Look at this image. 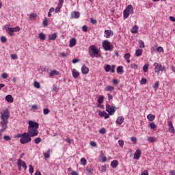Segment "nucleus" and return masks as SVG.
Segmentation results:
<instances>
[{
    "label": "nucleus",
    "instance_id": "16",
    "mask_svg": "<svg viewBox=\"0 0 175 175\" xmlns=\"http://www.w3.org/2000/svg\"><path fill=\"white\" fill-rule=\"evenodd\" d=\"M71 18H80V12L76 11L72 12Z\"/></svg>",
    "mask_w": 175,
    "mask_h": 175
},
{
    "label": "nucleus",
    "instance_id": "51",
    "mask_svg": "<svg viewBox=\"0 0 175 175\" xmlns=\"http://www.w3.org/2000/svg\"><path fill=\"white\" fill-rule=\"evenodd\" d=\"M118 144L122 148V147H124V140L120 139L118 141Z\"/></svg>",
    "mask_w": 175,
    "mask_h": 175
},
{
    "label": "nucleus",
    "instance_id": "4",
    "mask_svg": "<svg viewBox=\"0 0 175 175\" xmlns=\"http://www.w3.org/2000/svg\"><path fill=\"white\" fill-rule=\"evenodd\" d=\"M31 137H32L27 133H23V137L20 139V144H27V143H30L31 140H32Z\"/></svg>",
    "mask_w": 175,
    "mask_h": 175
},
{
    "label": "nucleus",
    "instance_id": "49",
    "mask_svg": "<svg viewBox=\"0 0 175 175\" xmlns=\"http://www.w3.org/2000/svg\"><path fill=\"white\" fill-rule=\"evenodd\" d=\"M36 17H38V15L35 13H31L29 15V18H36Z\"/></svg>",
    "mask_w": 175,
    "mask_h": 175
},
{
    "label": "nucleus",
    "instance_id": "39",
    "mask_svg": "<svg viewBox=\"0 0 175 175\" xmlns=\"http://www.w3.org/2000/svg\"><path fill=\"white\" fill-rule=\"evenodd\" d=\"M139 43L140 49H144V47H146V45H144V42L143 40H139Z\"/></svg>",
    "mask_w": 175,
    "mask_h": 175
},
{
    "label": "nucleus",
    "instance_id": "14",
    "mask_svg": "<svg viewBox=\"0 0 175 175\" xmlns=\"http://www.w3.org/2000/svg\"><path fill=\"white\" fill-rule=\"evenodd\" d=\"M125 118H124V116H118L116 119V123L118 125H122V124H124Z\"/></svg>",
    "mask_w": 175,
    "mask_h": 175
},
{
    "label": "nucleus",
    "instance_id": "64",
    "mask_svg": "<svg viewBox=\"0 0 175 175\" xmlns=\"http://www.w3.org/2000/svg\"><path fill=\"white\" fill-rule=\"evenodd\" d=\"M170 175H175V171L174 170H172L170 172Z\"/></svg>",
    "mask_w": 175,
    "mask_h": 175
},
{
    "label": "nucleus",
    "instance_id": "1",
    "mask_svg": "<svg viewBox=\"0 0 175 175\" xmlns=\"http://www.w3.org/2000/svg\"><path fill=\"white\" fill-rule=\"evenodd\" d=\"M29 126L27 128V133L30 135L31 137H35V136H38L39 135V123L33 121L29 120L28 122Z\"/></svg>",
    "mask_w": 175,
    "mask_h": 175
},
{
    "label": "nucleus",
    "instance_id": "13",
    "mask_svg": "<svg viewBox=\"0 0 175 175\" xmlns=\"http://www.w3.org/2000/svg\"><path fill=\"white\" fill-rule=\"evenodd\" d=\"M98 116H99L100 117H104V118H105V120H107V118H109V117H110V116L109 115V113H106V111H99V112H98Z\"/></svg>",
    "mask_w": 175,
    "mask_h": 175
},
{
    "label": "nucleus",
    "instance_id": "23",
    "mask_svg": "<svg viewBox=\"0 0 175 175\" xmlns=\"http://www.w3.org/2000/svg\"><path fill=\"white\" fill-rule=\"evenodd\" d=\"M149 128L152 131H157V124H155V122H152L149 123Z\"/></svg>",
    "mask_w": 175,
    "mask_h": 175
},
{
    "label": "nucleus",
    "instance_id": "42",
    "mask_svg": "<svg viewBox=\"0 0 175 175\" xmlns=\"http://www.w3.org/2000/svg\"><path fill=\"white\" fill-rule=\"evenodd\" d=\"M111 69V66H110L109 64H107L105 68V72H110Z\"/></svg>",
    "mask_w": 175,
    "mask_h": 175
},
{
    "label": "nucleus",
    "instance_id": "59",
    "mask_svg": "<svg viewBox=\"0 0 175 175\" xmlns=\"http://www.w3.org/2000/svg\"><path fill=\"white\" fill-rule=\"evenodd\" d=\"M111 73H114V72H116V66L115 65L111 66Z\"/></svg>",
    "mask_w": 175,
    "mask_h": 175
},
{
    "label": "nucleus",
    "instance_id": "3",
    "mask_svg": "<svg viewBox=\"0 0 175 175\" xmlns=\"http://www.w3.org/2000/svg\"><path fill=\"white\" fill-rule=\"evenodd\" d=\"M130 14H133V6L131 4L129 5L123 11L124 18H128Z\"/></svg>",
    "mask_w": 175,
    "mask_h": 175
},
{
    "label": "nucleus",
    "instance_id": "19",
    "mask_svg": "<svg viewBox=\"0 0 175 175\" xmlns=\"http://www.w3.org/2000/svg\"><path fill=\"white\" fill-rule=\"evenodd\" d=\"M5 100L8 102V103H13L14 99L12 95L8 94L5 96Z\"/></svg>",
    "mask_w": 175,
    "mask_h": 175
},
{
    "label": "nucleus",
    "instance_id": "54",
    "mask_svg": "<svg viewBox=\"0 0 175 175\" xmlns=\"http://www.w3.org/2000/svg\"><path fill=\"white\" fill-rule=\"evenodd\" d=\"M131 69H134V70H137V64H131Z\"/></svg>",
    "mask_w": 175,
    "mask_h": 175
},
{
    "label": "nucleus",
    "instance_id": "60",
    "mask_svg": "<svg viewBox=\"0 0 175 175\" xmlns=\"http://www.w3.org/2000/svg\"><path fill=\"white\" fill-rule=\"evenodd\" d=\"M2 79H8V73L4 72L1 75Z\"/></svg>",
    "mask_w": 175,
    "mask_h": 175
},
{
    "label": "nucleus",
    "instance_id": "31",
    "mask_svg": "<svg viewBox=\"0 0 175 175\" xmlns=\"http://www.w3.org/2000/svg\"><path fill=\"white\" fill-rule=\"evenodd\" d=\"M117 73H124V67L122 66H118L116 69Z\"/></svg>",
    "mask_w": 175,
    "mask_h": 175
},
{
    "label": "nucleus",
    "instance_id": "46",
    "mask_svg": "<svg viewBox=\"0 0 175 175\" xmlns=\"http://www.w3.org/2000/svg\"><path fill=\"white\" fill-rule=\"evenodd\" d=\"M49 113H50V110L49 109H47V108L44 109L43 113L45 116H47V114H49Z\"/></svg>",
    "mask_w": 175,
    "mask_h": 175
},
{
    "label": "nucleus",
    "instance_id": "47",
    "mask_svg": "<svg viewBox=\"0 0 175 175\" xmlns=\"http://www.w3.org/2000/svg\"><path fill=\"white\" fill-rule=\"evenodd\" d=\"M29 172L30 174H32V173H33V166H32V165H29Z\"/></svg>",
    "mask_w": 175,
    "mask_h": 175
},
{
    "label": "nucleus",
    "instance_id": "45",
    "mask_svg": "<svg viewBox=\"0 0 175 175\" xmlns=\"http://www.w3.org/2000/svg\"><path fill=\"white\" fill-rule=\"evenodd\" d=\"M99 133H100L101 135H105V133H106V129L105 128H102L99 130Z\"/></svg>",
    "mask_w": 175,
    "mask_h": 175
},
{
    "label": "nucleus",
    "instance_id": "44",
    "mask_svg": "<svg viewBox=\"0 0 175 175\" xmlns=\"http://www.w3.org/2000/svg\"><path fill=\"white\" fill-rule=\"evenodd\" d=\"M0 39L2 43H6V40H8V38L3 36H2Z\"/></svg>",
    "mask_w": 175,
    "mask_h": 175
},
{
    "label": "nucleus",
    "instance_id": "35",
    "mask_svg": "<svg viewBox=\"0 0 175 175\" xmlns=\"http://www.w3.org/2000/svg\"><path fill=\"white\" fill-rule=\"evenodd\" d=\"M105 91H109V92H113V91H114V86L108 85L106 88Z\"/></svg>",
    "mask_w": 175,
    "mask_h": 175
},
{
    "label": "nucleus",
    "instance_id": "20",
    "mask_svg": "<svg viewBox=\"0 0 175 175\" xmlns=\"http://www.w3.org/2000/svg\"><path fill=\"white\" fill-rule=\"evenodd\" d=\"M168 126H170L169 131L171 133H175L174 126H173V122H168Z\"/></svg>",
    "mask_w": 175,
    "mask_h": 175
},
{
    "label": "nucleus",
    "instance_id": "25",
    "mask_svg": "<svg viewBox=\"0 0 175 175\" xmlns=\"http://www.w3.org/2000/svg\"><path fill=\"white\" fill-rule=\"evenodd\" d=\"M111 167H113V169H116V167H117V166H118V161L117 160H113L111 162Z\"/></svg>",
    "mask_w": 175,
    "mask_h": 175
},
{
    "label": "nucleus",
    "instance_id": "22",
    "mask_svg": "<svg viewBox=\"0 0 175 175\" xmlns=\"http://www.w3.org/2000/svg\"><path fill=\"white\" fill-rule=\"evenodd\" d=\"M59 75V72L57 70H53L49 72L50 77H53V76H58Z\"/></svg>",
    "mask_w": 175,
    "mask_h": 175
},
{
    "label": "nucleus",
    "instance_id": "53",
    "mask_svg": "<svg viewBox=\"0 0 175 175\" xmlns=\"http://www.w3.org/2000/svg\"><path fill=\"white\" fill-rule=\"evenodd\" d=\"M90 144L92 147H97V145H96V142H94V141H91L90 142Z\"/></svg>",
    "mask_w": 175,
    "mask_h": 175
},
{
    "label": "nucleus",
    "instance_id": "30",
    "mask_svg": "<svg viewBox=\"0 0 175 175\" xmlns=\"http://www.w3.org/2000/svg\"><path fill=\"white\" fill-rule=\"evenodd\" d=\"M50 152H51V150L48 149L47 152L43 154L45 159H49V158H50Z\"/></svg>",
    "mask_w": 175,
    "mask_h": 175
},
{
    "label": "nucleus",
    "instance_id": "15",
    "mask_svg": "<svg viewBox=\"0 0 175 175\" xmlns=\"http://www.w3.org/2000/svg\"><path fill=\"white\" fill-rule=\"evenodd\" d=\"M72 77H74V79H79V77L80 76V72H79V71H77V70L73 68L72 70Z\"/></svg>",
    "mask_w": 175,
    "mask_h": 175
},
{
    "label": "nucleus",
    "instance_id": "26",
    "mask_svg": "<svg viewBox=\"0 0 175 175\" xmlns=\"http://www.w3.org/2000/svg\"><path fill=\"white\" fill-rule=\"evenodd\" d=\"M107 169H109V165H102L100 169L101 173H106V172H107Z\"/></svg>",
    "mask_w": 175,
    "mask_h": 175
},
{
    "label": "nucleus",
    "instance_id": "58",
    "mask_svg": "<svg viewBox=\"0 0 175 175\" xmlns=\"http://www.w3.org/2000/svg\"><path fill=\"white\" fill-rule=\"evenodd\" d=\"M141 84H147V79L145 78H142L141 79Z\"/></svg>",
    "mask_w": 175,
    "mask_h": 175
},
{
    "label": "nucleus",
    "instance_id": "50",
    "mask_svg": "<svg viewBox=\"0 0 175 175\" xmlns=\"http://www.w3.org/2000/svg\"><path fill=\"white\" fill-rule=\"evenodd\" d=\"M86 171L88 172V173H92V172H94V170L92 167L88 166L86 167Z\"/></svg>",
    "mask_w": 175,
    "mask_h": 175
},
{
    "label": "nucleus",
    "instance_id": "7",
    "mask_svg": "<svg viewBox=\"0 0 175 175\" xmlns=\"http://www.w3.org/2000/svg\"><path fill=\"white\" fill-rule=\"evenodd\" d=\"M2 121H9V118H10V112L9 109H5L3 111L0 112Z\"/></svg>",
    "mask_w": 175,
    "mask_h": 175
},
{
    "label": "nucleus",
    "instance_id": "28",
    "mask_svg": "<svg viewBox=\"0 0 175 175\" xmlns=\"http://www.w3.org/2000/svg\"><path fill=\"white\" fill-rule=\"evenodd\" d=\"M49 39L50 40H55V39H57V33H54L53 34H49Z\"/></svg>",
    "mask_w": 175,
    "mask_h": 175
},
{
    "label": "nucleus",
    "instance_id": "48",
    "mask_svg": "<svg viewBox=\"0 0 175 175\" xmlns=\"http://www.w3.org/2000/svg\"><path fill=\"white\" fill-rule=\"evenodd\" d=\"M157 51H158V53H163V48L162 46H159L157 48Z\"/></svg>",
    "mask_w": 175,
    "mask_h": 175
},
{
    "label": "nucleus",
    "instance_id": "55",
    "mask_svg": "<svg viewBox=\"0 0 175 175\" xmlns=\"http://www.w3.org/2000/svg\"><path fill=\"white\" fill-rule=\"evenodd\" d=\"M90 22L92 24H98V21L94 19V18H90Z\"/></svg>",
    "mask_w": 175,
    "mask_h": 175
},
{
    "label": "nucleus",
    "instance_id": "8",
    "mask_svg": "<svg viewBox=\"0 0 175 175\" xmlns=\"http://www.w3.org/2000/svg\"><path fill=\"white\" fill-rule=\"evenodd\" d=\"M103 47L105 51H111L113 49V44L107 40L103 42Z\"/></svg>",
    "mask_w": 175,
    "mask_h": 175
},
{
    "label": "nucleus",
    "instance_id": "27",
    "mask_svg": "<svg viewBox=\"0 0 175 175\" xmlns=\"http://www.w3.org/2000/svg\"><path fill=\"white\" fill-rule=\"evenodd\" d=\"M143 54V50L138 49L135 51V57H141Z\"/></svg>",
    "mask_w": 175,
    "mask_h": 175
},
{
    "label": "nucleus",
    "instance_id": "9",
    "mask_svg": "<svg viewBox=\"0 0 175 175\" xmlns=\"http://www.w3.org/2000/svg\"><path fill=\"white\" fill-rule=\"evenodd\" d=\"M153 66H154V72L157 73V75H159L161 72H163V70L166 69L165 66H162V64H159L157 62L154 63Z\"/></svg>",
    "mask_w": 175,
    "mask_h": 175
},
{
    "label": "nucleus",
    "instance_id": "37",
    "mask_svg": "<svg viewBox=\"0 0 175 175\" xmlns=\"http://www.w3.org/2000/svg\"><path fill=\"white\" fill-rule=\"evenodd\" d=\"M148 67H149V65L148 64H146L144 65L143 70L145 73H147L148 72Z\"/></svg>",
    "mask_w": 175,
    "mask_h": 175
},
{
    "label": "nucleus",
    "instance_id": "34",
    "mask_svg": "<svg viewBox=\"0 0 175 175\" xmlns=\"http://www.w3.org/2000/svg\"><path fill=\"white\" fill-rule=\"evenodd\" d=\"M103 100H105V96H100L98 99V103L99 105H102L103 103Z\"/></svg>",
    "mask_w": 175,
    "mask_h": 175
},
{
    "label": "nucleus",
    "instance_id": "2",
    "mask_svg": "<svg viewBox=\"0 0 175 175\" xmlns=\"http://www.w3.org/2000/svg\"><path fill=\"white\" fill-rule=\"evenodd\" d=\"M100 50L95 45H92L89 47V54L92 58H99L100 57Z\"/></svg>",
    "mask_w": 175,
    "mask_h": 175
},
{
    "label": "nucleus",
    "instance_id": "52",
    "mask_svg": "<svg viewBox=\"0 0 175 175\" xmlns=\"http://www.w3.org/2000/svg\"><path fill=\"white\" fill-rule=\"evenodd\" d=\"M124 59H129L131 58V53H126L124 55Z\"/></svg>",
    "mask_w": 175,
    "mask_h": 175
},
{
    "label": "nucleus",
    "instance_id": "18",
    "mask_svg": "<svg viewBox=\"0 0 175 175\" xmlns=\"http://www.w3.org/2000/svg\"><path fill=\"white\" fill-rule=\"evenodd\" d=\"M100 159H101L102 162H107V157H106L103 151L100 152Z\"/></svg>",
    "mask_w": 175,
    "mask_h": 175
},
{
    "label": "nucleus",
    "instance_id": "38",
    "mask_svg": "<svg viewBox=\"0 0 175 175\" xmlns=\"http://www.w3.org/2000/svg\"><path fill=\"white\" fill-rule=\"evenodd\" d=\"M42 25L43 27H47L49 25V19H47V18H44Z\"/></svg>",
    "mask_w": 175,
    "mask_h": 175
},
{
    "label": "nucleus",
    "instance_id": "10",
    "mask_svg": "<svg viewBox=\"0 0 175 175\" xmlns=\"http://www.w3.org/2000/svg\"><path fill=\"white\" fill-rule=\"evenodd\" d=\"M9 122V120H2V122H1V125L2 126V129L0 130V132H5V131H6V129H8V124Z\"/></svg>",
    "mask_w": 175,
    "mask_h": 175
},
{
    "label": "nucleus",
    "instance_id": "21",
    "mask_svg": "<svg viewBox=\"0 0 175 175\" xmlns=\"http://www.w3.org/2000/svg\"><path fill=\"white\" fill-rule=\"evenodd\" d=\"M20 163L21 167H23L25 170H27V163H25V161L21 160V159H18V161Z\"/></svg>",
    "mask_w": 175,
    "mask_h": 175
},
{
    "label": "nucleus",
    "instance_id": "5",
    "mask_svg": "<svg viewBox=\"0 0 175 175\" xmlns=\"http://www.w3.org/2000/svg\"><path fill=\"white\" fill-rule=\"evenodd\" d=\"M21 28L18 26L15 27H8L5 29L6 32L10 36H14V32H20Z\"/></svg>",
    "mask_w": 175,
    "mask_h": 175
},
{
    "label": "nucleus",
    "instance_id": "61",
    "mask_svg": "<svg viewBox=\"0 0 175 175\" xmlns=\"http://www.w3.org/2000/svg\"><path fill=\"white\" fill-rule=\"evenodd\" d=\"M150 51H151L152 53H154V51H157V47H155V46H151V48H150Z\"/></svg>",
    "mask_w": 175,
    "mask_h": 175
},
{
    "label": "nucleus",
    "instance_id": "6",
    "mask_svg": "<svg viewBox=\"0 0 175 175\" xmlns=\"http://www.w3.org/2000/svg\"><path fill=\"white\" fill-rule=\"evenodd\" d=\"M105 109L106 111L108 113V114H109V116H114L116 110H117L116 105H110L109 104L106 105Z\"/></svg>",
    "mask_w": 175,
    "mask_h": 175
},
{
    "label": "nucleus",
    "instance_id": "24",
    "mask_svg": "<svg viewBox=\"0 0 175 175\" xmlns=\"http://www.w3.org/2000/svg\"><path fill=\"white\" fill-rule=\"evenodd\" d=\"M76 43H77L76 38H72L70 40L69 47H75V46H76Z\"/></svg>",
    "mask_w": 175,
    "mask_h": 175
},
{
    "label": "nucleus",
    "instance_id": "40",
    "mask_svg": "<svg viewBox=\"0 0 175 175\" xmlns=\"http://www.w3.org/2000/svg\"><path fill=\"white\" fill-rule=\"evenodd\" d=\"M148 142H149V143H154L155 142V137H148Z\"/></svg>",
    "mask_w": 175,
    "mask_h": 175
},
{
    "label": "nucleus",
    "instance_id": "32",
    "mask_svg": "<svg viewBox=\"0 0 175 175\" xmlns=\"http://www.w3.org/2000/svg\"><path fill=\"white\" fill-rule=\"evenodd\" d=\"M38 37L40 40H46V34L43 32L40 33Z\"/></svg>",
    "mask_w": 175,
    "mask_h": 175
},
{
    "label": "nucleus",
    "instance_id": "29",
    "mask_svg": "<svg viewBox=\"0 0 175 175\" xmlns=\"http://www.w3.org/2000/svg\"><path fill=\"white\" fill-rule=\"evenodd\" d=\"M137 31H139V27L137 25H135L131 29V33H137Z\"/></svg>",
    "mask_w": 175,
    "mask_h": 175
},
{
    "label": "nucleus",
    "instance_id": "43",
    "mask_svg": "<svg viewBox=\"0 0 175 175\" xmlns=\"http://www.w3.org/2000/svg\"><path fill=\"white\" fill-rule=\"evenodd\" d=\"M35 88H40V83L38 81H34V84H33Z\"/></svg>",
    "mask_w": 175,
    "mask_h": 175
},
{
    "label": "nucleus",
    "instance_id": "17",
    "mask_svg": "<svg viewBox=\"0 0 175 175\" xmlns=\"http://www.w3.org/2000/svg\"><path fill=\"white\" fill-rule=\"evenodd\" d=\"M88 72H90V68H88L85 65H83L81 67V72L83 75H88Z\"/></svg>",
    "mask_w": 175,
    "mask_h": 175
},
{
    "label": "nucleus",
    "instance_id": "56",
    "mask_svg": "<svg viewBox=\"0 0 175 175\" xmlns=\"http://www.w3.org/2000/svg\"><path fill=\"white\" fill-rule=\"evenodd\" d=\"M3 139H4V140H6V142H9V140H11L12 138L9 135H5L3 137Z\"/></svg>",
    "mask_w": 175,
    "mask_h": 175
},
{
    "label": "nucleus",
    "instance_id": "11",
    "mask_svg": "<svg viewBox=\"0 0 175 175\" xmlns=\"http://www.w3.org/2000/svg\"><path fill=\"white\" fill-rule=\"evenodd\" d=\"M141 157H142V150L140 149H137L135 152L134 153L133 159L138 161V159H140Z\"/></svg>",
    "mask_w": 175,
    "mask_h": 175
},
{
    "label": "nucleus",
    "instance_id": "33",
    "mask_svg": "<svg viewBox=\"0 0 175 175\" xmlns=\"http://www.w3.org/2000/svg\"><path fill=\"white\" fill-rule=\"evenodd\" d=\"M147 119L148 121H154L155 120V115L148 114L147 116Z\"/></svg>",
    "mask_w": 175,
    "mask_h": 175
},
{
    "label": "nucleus",
    "instance_id": "41",
    "mask_svg": "<svg viewBox=\"0 0 175 175\" xmlns=\"http://www.w3.org/2000/svg\"><path fill=\"white\" fill-rule=\"evenodd\" d=\"M40 142H42V138H40V137H37L34 139V143L36 144H39V143H40Z\"/></svg>",
    "mask_w": 175,
    "mask_h": 175
},
{
    "label": "nucleus",
    "instance_id": "62",
    "mask_svg": "<svg viewBox=\"0 0 175 175\" xmlns=\"http://www.w3.org/2000/svg\"><path fill=\"white\" fill-rule=\"evenodd\" d=\"M11 58H12V59H17V58H18L17 55L12 54L11 55Z\"/></svg>",
    "mask_w": 175,
    "mask_h": 175
},
{
    "label": "nucleus",
    "instance_id": "57",
    "mask_svg": "<svg viewBox=\"0 0 175 175\" xmlns=\"http://www.w3.org/2000/svg\"><path fill=\"white\" fill-rule=\"evenodd\" d=\"M82 31H83V32H87V31H88V27H87V25H83L82 27Z\"/></svg>",
    "mask_w": 175,
    "mask_h": 175
},
{
    "label": "nucleus",
    "instance_id": "63",
    "mask_svg": "<svg viewBox=\"0 0 175 175\" xmlns=\"http://www.w3.org/2000/svg\"><path fill=\"white\" fill-rule=\"evenodd\" d=\"M141 175H148V171L144 170Z\"/></svg>",
    "mask_w": 175,
    "mask_h": 175
},
{
    "label": "nucleus",
    "instance_id": "12",
    "mask_svg": "<svg viewBox=\"0 0 175 175\" xmlns=\"http://www.w3.org/2000/svg\"><path fill=\"white\" fill-rule=\"evenodd\" d=\"M114 33H113L112 30H105L104 31V36L107 39L110 38L111 36H113Z\"/></svg>",
    "mask_w": 175,
    "mask_h": 175
},
{
    "label": "nucleus",
    "instance_id": "36",
    "mask_svg": "<svg viewBox=\"0 0 175 175\" xmlns=\"http://www.w3.org/2000/svg\"><path fill=\"white\" fill-rule=\"evenodd\" d=\"M80 162L81 165H83V166H85V165H87V159L82 157L80 160Z\"/></svg>",
    "mask_w": 175,
    "mask_h": 175
}]
</instances>
